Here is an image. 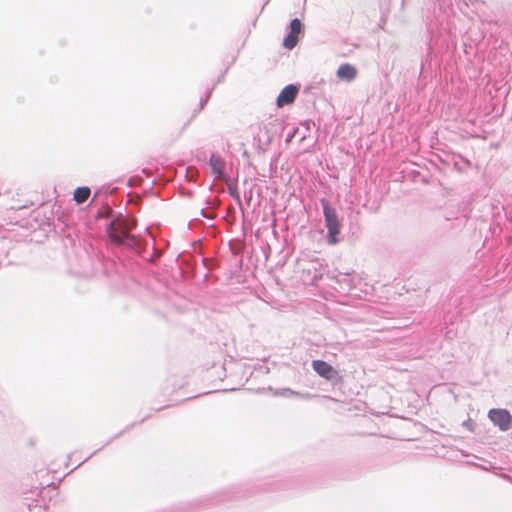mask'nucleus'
I'll use <instances>...</instances> for the list:
<instances>
[{
  "instance_id": "obj_1",
  "label": "nucleus",
  "mask_w": 512,
  "mask_h": 512,
  "mask_svg": "<svg viewBox=\"0 0 512 512\" xmlns=\"http://www.w3.org/2000/svg\"><path fill=\"white\" fill-rule=\"evenodd\" d=\"M129 226H106V233L112 242L132 246L136 243L134 236L127 229Z\"/></svg>"
},
{
  "instance_id": "obj_2",
  "label": "nucleus",
  "mask_w": 512,
  "mask_h": 512,
  "mask_svg": "<svg viewBox=\"0 0 512 512\" xmlns=\"http://www.w3.org/2000/svg\"><path fill=\"white\" fill-rule=\"evenodd\" d=\"M488 418L503 432L512 427V415L506 409H491Z\"/></svg>"
},
{
  "instance_id": "obj_3",
  "label": "nucleus",
  "mask_w": 512,
  "mask_h": 512,
  "mask_svg": "<svg viewBox=\"0 0 512 512\" xmlns=\"http://www.w3.org/2000/svg\"><path fill=\"white\" fill-rule=\"evenodd\" d=\"M302 31V24L298 18L291 21L290 33L285 37L283 45L287 49H293L298 43V35Z\"/></svg>"
},
{
  "instance_id": "obj_4",
  "label": "nucleus",
  "mask_w": 512,
  "mask_h": 512,
  "mask_svg": "<svg viewBox=\"0 0 512 512\" xmlns=\"http://www.w3.org/2000/svg\"><path fill=\"white\" fill-rule=\"evenodd\" d=\"M298 94V89L294 85H288L284 87V89L280 92L277 97V106L283 107L284 105H288L294 102L296 96Z\"/></svg>"
},
{
  "instance_id": "obj_5",
  "label": "nucleus",
  "mask_w": 512,
  "mask_h": 512,
  "mask_svg": "<svg viewBox=\"0 0 512 512\" xmlns=\"http://www.w3.org/2000/svg\"><path fill=\"white\" fill-rule=\"evenodd\" d=\"M342 227L343 226H326L327 232L325 234V238L329 244L334 245L344 240L345 236L341 231Z\"/></svg>"
},
{
  "instance_id": "obj_6",
  "label": "nucleus",
  "mask_w": 512,
  "mask_h": 512,
  "mask_svg": "<svg viewBox=\"0 0 512 512\" xmlns=\"http://www.w3.org/2000/svg\"><path fill=\"white\" fill-rule=\"evenodd\" d=\"M357 76V69L349 63L342 64L337 70V77L343 81H352Z\"/></svg>"
},
{
  "instance_id": "obj_7",
  "label": "nucleus",
  "mask_w": 512,
  "mask_h": 512,
  "mask_svg": "<svg viewBox=\"0 0 512 512\" xmlns=\"http://www.w3.org/2000/svg\"><path fill=\"white\" fill-rule=\"evenodd\" d=\"M209 164L211 166L212 173L215 175V178H223L225 167L223 159L219 156L212 155L210 157Z\"/></svg>"
},
{
  "instance_id": "obj_8",
  "label": "nucleus",
  "mask_w": 512,
  "mask_h": 512,
  "mask_svg": "<svg viewBox=\"0 0 512 512\" xmlns=\"http://www.w3.org/2000/svg\"><path fill=\"white\" fill-rule=\"evenodd\" d=\"M312 368L317 374L327 379L331 377L333 371L332 366L322 360H314L312 362Z\"/></svg>"
},
{
  "instance_id": "obj_9",
  "label": "nucleus",
  "mask_w": 512,
  "mask_h": 512,
  "mask_svg": "<svg viewBox=\"0 0 512 512\" xmlns=\"http://www.w3.org/2000/svg\"><path fill=\"white\" fill-rule=\"evenodd\" d=\"M112 213L113 211L108 205H103L95 215V220L100 221L104 219L107 221V224H115Z\"/></svg>"
},
{
  "instance_id": "obj_10",
  "label": "nucleus",
  "mask_w": 512,
  "mask_h": 512,
  "mask_svg": "<svg viewBox=\"0 0 512 512\" xmlns=\"http://www.w3.org/2000/svg\"><path fill=\"white\" fill-rule=\"evenodd\" d=\"M90 194H91L90 188L78 187L74 191L73 199L75 200V202L77 204H82L89 198Z\"/></svg>"
},
{
  "instance_id": "obj_11",
  "label": "nucleus",
  "mask_w": 512,
  "mask_h": 512,
  "mask_svg": "<svg viewBox=\"0 0 512 512\" xmlns=\"http://www.w3.org/2000/svg\"><path fill=\"white\" fill-rule=\"evenodd\" d=\"M321 202L323 204V210L327 224H337V216L335 210L329 206L326 200L323 199Z\"/></svg>"
},
{
  "instance_id": "obj_12",
  "label": "nucleus",
  "mask_w": 512,
  "mask_h": 512,
  "mask_svg": "<svg viewBox=\"0 0 512 512\" xmlns=\"http://www.w3.org/2000/svg\"><path fill=\"white\" fill-rule=\"evenodd\" d=\"M276 395H281L284 397H292V396H301L299 392L293 391L289 388L282 389L275 393ZM302 397H308V395H302Z\"/></svg>"
},
{
  "instance_id": "obj_13",
  "label": "nucleus",
  "mask_w": 512,
  "mask_h": 512,
  "mask_svg": "<svg viewBox=\"0 0 512 512\" xmlns=\"http://www.w3.org/2000/svg\"><path fill=\"white\" fill-rule=\"evenodd\" d=\"M33 233L35 234V238H32L31 241H35V242H41L42 241V237H45V232L44 230L42 229L41 226H38L34 231Z\"/></svg>"
},
{
  "instance_id": "obj_14",
  "label": "nucleus",
  "mask_w": 512,
  "mask_h": 512,
  "mask_svg": "<svg viewBox=\"0 0 512 512\" xmlns=\"http://www.w3.org/2000/svg\"><path fill=\"white\" fill-rule=\"evenodd\" d=\"M462 426L467 428L469 431H474V423L471 419H467L462 423Z\"/></svg>"
},
{
  "instance_id": "obj_15",
  "label": "nucleus",
  "mask_w": 512,
  "mask_h": 512,
  "mask_svg": "<svg viewBox=\"0 0 512 512\" xmlns=\"http://www.w3.org/2000/svg\"><path fill=\"white\" fill-rule=\"evenodd\" d=\"M342 277H343V280H344V281H348V282H350L349 275H342ZM347 285H348V287H350V283H348Z\"/></svg>"
}]
</instances>
